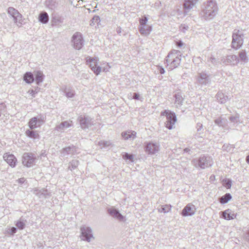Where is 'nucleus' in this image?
<instances>
[{
  "label": "nucleus",
  "instance_id": "1",
  "mask_svg": "<svg viewBox=\"0 0 249 249\" xmlns=\"http://www.w3.org/2000/svg\"><path fill=\"white\" fill-rule=\"evenodd\" d=\"M218 7L215 1L209 0L201 5L200 15L204 19L208 20L213 19L217 15Z\"/></svg>",
  "mask_w": 249,
  "mask_h": 249
},
{
  "label": "nucleus",
  "instance_id": "2",
  "mask_svg": "<svg viewBox=\"0 0 249 249\" xmlns=\"http://www.w3.org/2000/svg\"><path fill=\"white\" fill-rule=\"evenodd\" d=\"M181 57L180 52L173 50L168 54L166 57L167 66L170 70H173L177 67L181 62Z\"/></svg>",
  "mask_w": 249,
  "mask_h": 249
},
{
  "label": "nucleus",
  "instance_id": "3",
  "mask_svg": "<svg viewBox=\"0 0 249 249\" xmlns=\"http://www.w3.org/2000/svg\"><path fill=\"white\" fill-rule=\"evenodd\" d=\"M192 163L196 168L204 169L211 167L213 164L212 158L208 156L202 155L198 159H194L192 160Z\"/></svg>",
  "mask_w": 249,
  "mask_h": 249
},
{
  "label": "nucleus",
  "instance_id": "4",
  "mask_svg": "<svg viewBox=\"0 0 249 249\" xmlns=\"http://www.w3.org/2000/svg\"><path fill=\"white\" fill-rule=\"evenodd\" d=\"M244 34L241 31L234 29L232 35L231 47L237 50L239 49L243 44Z\"/></svg>",
  "mask_w": 249,
  "mask_h": 249
},
{
  "label": "nucleus",
  "instance_id": "5",
  "mask_svg": "<svg viewBox=\"0 0 249 249\" xmlns=\"http://www.w3.org/2000/svg\"><path fill=\"white\" fill-rule=\"evenodd\" d=\"M161 115L166 117V121L165 123L166 127L169 129L173 128L174 125L177 121V117L175 113L171 110H164L161 112Z\"/></svg>",
  "mask_w": 249,
  "mask_h": 249
},
{
  "label": "nucleus",
  "instance_id": "6",
  "mask_svg": "<svg viewBox=\"0 0 249 249\" xmlns=\"http://www.w3.org/2000/svg\"><path fill=\"white\" fill-rule=\"evenodd\" d=\"M7 13L13 18L14 22L16 24L17 26L18 27H21L23 24L22 15L17 9L12 7H10L8 8Z\"/></svg>",
  "mask_w": 249,
  "mask_h": 249
},
{
  "label": "nucleus",
  "instance_id": "7",
  "mask_svg": "<svg viewBox=\"0 0 249 249\" xmlns=\"http://www.w3.org/2000/svg\"><path fill=\"white\" fill-rule=\"evenodd\" d=\"M37 160L35 154L31 152H25L23 154L22 157V164L27 167L33 166L35 164Z\"/></svg>",
  "mask_w": 249,
  "mask_h": 249
},
{
  "label": "nucleus",
  "instance_id": "8",
  "mask_svg": "<svg viewBox=\"0 0 249 249\" xmlns=\"http://www.w3.org/2000/svg\"><path fill=\"white\" fill-rule=\"evenodd\" d=\"M71 45L76 50H80L84 44L82 35L80 32L75 33L71 37Z\"/></svg>",
  "mask_w": 249,
  "mask_h": 249
},
{
  "label": "nucleus",
  "instance_id": "9",
  "mask_svg": "<svg viewBox=\"0 0 249 249\" xmlns=\"http://www.w3.org/2000/svg\"><path fill=\"white\" fill-rule=\"evenodd\" d=\"M144 149L145 152L149 155L155 154L159 152L160 145L157 142H145Z\"/></svg>",
  "mask_w": 249,
  "mask_h": 249
},
{
  "label": "nucleus",
  "instance_id": "10",
  "mask_svg": "<svg viewBox=\"0 0 249 249\" xmlns=\"http://www.w3.org/2000/svg\"><path fill=\"white\" fill-rule=\"evenodd\" d=\"M78 120L81 127L83 129L89 128L93 124L92 119L86 115H80Z\"/></svg>",
  "mask_w": 249,
  "mask_h": 249
},
{
  "label": "nucleus",
  "instance_id": "11",
  "mask_svg": "<svg viewBox=\"0 0 249 249\" xmlns=\"http://www.w3.org/2000/svg\"><path fill=\"white\" fill-rule=\"evenodd\" d=\"M98 62V59L97 57H89L87 60L88 64L89 65L92 71L96 75L99 74L102 71V67L97 66Z\"/></svg>",
  "mask_w": 249,
  "mask_h": 249
},
{
  "label": "nucleus",
  "instance_id": "12",
  "mask_svg": "<svg viewBox=\"0 0 249 249\" xmlns=\"http://www.w3.org/2000/svg\"><path fill=\"white\" fill-rule=\"evenodd\" d=\"M220 61L221 63L226 65H235L239 62V59L236 55L233 54L223 56Z\"/></svg>",
  "mask_w": 249,
  "mask_h": 249
},
{
  "label": "nucleus",
  "instance_id": "13",
  "mask_svg": "<svg viewBox=\"0 0 249 249\" xmlns=\"http://www.w3.org/2000/svg\"><path fill=\"white\" fill-rule=\"evenodd\" d=\"M81 239L88 242L90 241V239L93 238L92 230L90 227L83 226L81 227Z\"/></svg>",
  "mask_w": 249,
  "mask_h": 249
},
{
  "label": "nucleus",
  "instance_id": "14",
  "mask_svg": "<svg viewBox=\"0 0 249 249\" xmlns=\"http://www.w3.org/2000/svg\"><path fill=\"white\" fill-rule=\"evenodd\" d=\"M77 153V148L73 145L63 148L60 151L61 157L68 158L69 156H72Z\"/></svg>",
  "mask_w": 249,
  "mask_h": 249
},
{
  "label": "nucleus",
  "instance_id": "15",
  "mask_svg": "<svg viewBox=\"0 0 249 249\" xmlns=\"http://www.w3.org/2000/svg\"><path fill=\"white\" fill-rule=\"evenodd\" d=\"M197 80L200 84L206 86L211 83V76L204 72H202L198 74Z\"/></svg>",
  "mask_w": 249,
  "mask_h": 249
},
{
  "label": "nucleus",
  "instance_id": "16",
  "mask_svg": "<svg viewBox=\"0 0 249 249\" xmlns=\"http://www.w3.org/2000/svg\"><path fill=\"white\" fill-rule=\"evenodd\" d=\"M108 213L113 218L120 221H123L124 216L120 213L119 211L113 207L108 208L107 209Z\"/></svg>",
  "mask_w": 249,
  "mask_h": 249
},
{
  "label": "nucleus",
  "instance_id": "17",
  "mask_svg": "<svg viewBox=\"0 0 249 249\" xmlns=\"http://www.w3.org/2000/svg\"><path fill=\"white\" fill-rule=\"evenodd\" d=\"M3 158L11 167L13 168L16 166L17 159L13 154L7 153H5L3 156Z\"/></svg>",
  "mask_w": 249,
  "mask_h": 249
},
{
  "label": "nucleus",
  "instance_id": "18",
  "mask_svg": "<svg viewBox=\"0 0 249 249\" xmlns=\"http://www.w3.org/2000/svg\"><path fill=\"white\" fill-rule=\"evenodd\" d=\"M122 136L125 140H134L136 137V132L134 131L128 130L122 133Z\"/></svg>",
  "mask_w": 249,
  "mask_h": 249
},
{
  "label": "nucleus",
  "instance_id": "19",
  "mask_svg": "<svg viewBox=\"0 0 249 249\" xmlns=\"http://www.w3.org/2000/svg\"><path fill=\"white\" fill-rule=\"evenodd\" d=\"M25 135L27 137L34 139V140H39L40 136L37 131L31 128L28 129L25 131Z\"/></svg>",
  "mask_w": 249,
  "mask_h": 249
},
{
  "label": "nucleus",
  "instance_id": "20",
  "mask_svg": "<svg viewBox=\"0 0 249 249\" xmlns=\"http://www.w3.org/2000/svg\"><path fill=\"white\" fill-rule=\"evenodd\" d=\"M34 193L40 198H47L51 196L50 193L44 188L40 190L36 189L34 191Z\"/></svg>",
  "mask_w": 249,
  "mask_h": 249
},
{
  "label": "nucleus",
  "instance_id": "21",
  "mask_svg": "<svg viewBox=\"0 0 249 249\" xmlns=\"http://www.w3.org/2000/svg\"><path fill=\"white\" fill-rule=\"evenodd\" d=\"M71 126V124L67 121H64L61 122L60 124L57 125L55 129L59 132H64L68 128Z\"/></svg>",
  "mask_w": 249,
  "mask_h": 249
},
{
  "label": "nucleus",
  "instance_id": "22",
  "mask_svg": "<svg viewBox=\"0 0 249 249\" xmlns=\"http://www.w3.org/2000/svg\"><path fill=\"white\" fill-rule=\"evenodd\" d=\"M222 216L223 218L226 220L233 219L235 218V214L234 212L228 209L222 212Z\"/></svg>",
  "mask_w": 249,
  "mask_h": 249
},
{
  "label": "nucleus",
  "instance_id": "23",
  "mask_svg": "<svg viewBox=\"0 0 249 249\" xmlns=\"http://www.w3.org/2000/svg\"><path fill=\"white\" fill-rule=\"evenodd\" d=\"M27 222V220L21 217L15 222V226L19 230H22L25 228Z\"/></svg>",
  "mask_w": 249,
  "mask_h": 249
},
{
  "label": "nucleus",
  "instance_id": "24",
  "mask_svg": "<svg viewBox=\"0 0 249 249\" xmlns=\"http://www.w3.org/2000/svg\"><path fill=\"white\" fill-rule=\"evenodd\" d=\"M152 30V28L150 26L145 25L144 26H140L139 28V31L140 33L144 36L148 35Z\"/></svg>",
  "mask_w": 249,
  "mask_h": 249
},
{
  "label": "nucleus",
  "instance_id": "25",
  "mask_svg": "<svg viewBox=\"0 0 249 249\" xmlns=\"http://www.w3.org/2000/svg\"><path fill=\"white\" fill-rule=\"evenodd\" d=\"M29 126L31 129H34L36 128L38 126H40V124L37 121V117H33L31 118L29 122Z\"/></svg>",
  "mask_w": 249,
  "mask_h": 249
},
{
  "label": "nucleus",
  "instance_id": "26",
  "mask_svg": "<svg viewBox=\"0 0 249 249\" xmlns=\"http://www.w3.org/2000/svg\"><path fill=\"white\" fill-rule=\"evenodd\" d=\"M216 98L218 102L221 104H224L228 100V96L222 92H218L216 95Z\"/></svg>",
  "mask_w": 249,
  "mask_h": 249
},
{
  "label": "nucleus",
  "instance_id": "27",
  "mask_svg": "<svg viewBox=\"0 0 249 249\" xmlns=\"http://www.w3.org/2000/svg\"><path fill=\"white\" fill-rule=\"evenodd\" d=\"M34 75H35V79L36 83L37 85H39V84L43 81L44 79V75L41 71H36L34 72Z\"/></svg>",
  "mask_w": 249,
  "mask_h": 249
},
{
  "label": "nucleus",
  "instance_id": "28",
  "mask_svg": "<svg viewBox=\"0 0 249 249\" xmlns=\"http://www.w3.org/2000/svg\"><path fill=\"white\" fill-rule=\"evenodd\" d=\"M45 4L48 8L52 10L55 9L58 6V3L55 0H47Z\"/></svg>",
  "mask_w": 249,
  "mask_h": 249
},
{
  "label": "nucleus",
  "instance_id": "29",
  "mask_svg": "<svg viewBox=\"0 0 249 249\" xmlns=\"http://www.w3.org/2000/svg\"><path fill=\"white\" fill-rule=\"evenodd\" d=\"M38 19L40 22L46 24L49 21V16L46 12H42L39 15Z\"/></svg>",
  "mask_w": 249,
  "mask_h": 249
},
{
  "label": "nucleus",
  "instance_id": "30",
  "mask_svg": "<svg viewBox=\"0 0 249 249\" xmlns=\"http://www.w3.org/2000/svg\"><path fill=\"white\" fill-rule=\"evenodd\" d=\"M63 92L65 93L66 97L68 98H72L75 95V91L71 88H65L64 89H62Z\"/></svg>",
  "mask_w": 249,
  "mask_h": 249
},
{
  "label": "nucleus",
  "instance_id": "31",
  "mask_svg": "<svg viewBox=\"0 0 249 249\" xmlns=\"http://www.w3.org/2000/svg\"><path fill=\"white\" fill-rule=\"evenodd\" d=\"M175 104L176 105V107H178L181 104L183 99L182 98L181 93L178 92L175 94Z\"/></svg>",
  "mask_w": 249,
  "mask_h": 249
},
{
  "label": "nucleus",
  "instance_id": "32",
  "mask_svg": "<svg viewBox=\"0 0 249 249\" xmlns=\"http://www.w3.org/2000/svg\"><path fill=\"white\" fill-rule=\"evenodd\" d=\"M24 80L28 84L33 82L34 81L33 74L30 72H26L24 75Z\"/></svg>",
  "mask_w": 249,
  "mask_h": 249
},
{
  "label": "nucleus",
  "instance_id": "33",
  "mask_svg": "<svg viewBox=\"0 0 249 249\" xmlns=\"http://www.w3.org/2000/svg\"><path fill=\"white\" fill-rule=\"evenodd\" d=\"M231 198L232 196L230 194L226 193L219 198V202L221 204H225L230 201Z\"/></svg>",
  "mask_w": 249,
  "mask_h": 249
},
{
  "label": "nucleus",
  "instance_id": "34",
  "mask_svg": "<svg viewBox=\"0 0 249 249\" xmlns=\"http://www.w3.org/2000/svg\"><path fill=\"white\" fill-rule=\"evenodd\" d=\"M122 158L123 159L125 160L126 161L129 160L131 162H134V156L133 154H130L126 152H124L122 154Z\"/></svg>",
  "mask_w": 249,
  "mask_h": 249
},
{
  "label": "nucleus",
  "instance_id": "35",
  "mask_svg": "<svg viewBox=\"0 0 249 249\" xmlns=\"http://www.w3.org/2000/svg\"><path fill=\"white\" fill-rule=\"evenodd\" d=\"M128 97L129 99H134L141 101L143 99L142 96H141L139 93L136 92L130 93L128 94Z\"/></svg>",
  "mask_w": 249,
  "mask_h": 249
},
{
  "label": "nucleus",
  "instance_id": "36",
  "mask_svg": "<svg viewBox=\"0 0 249 249\" xmlns=\"http://www.w3.org/2000/svg\"><path fill=\"white\" fill-rule=\"evenodd\" d=\"M79 165V161L76 160H71L69 163L68 169L72 171L76 169Z\"/></svg>",
  "mask_w": 249,
  "mask_h": 249
},
{
  "label": "nucleus",
  "instance_id": "37",
  "mask_svg": "<svg viewBox=\"0 0 249 249\" xmlns=\"http://www.w3.org/2000/svg\"><path fill=\"white\" fill-rule=\"evenodd\" d=\"M198 0H188V12L189 10L196 7Z\"/></svg>",
  "mask_w": 249,
  "mask_h": 249
},
{
  "label": "nucleus",
  "instance_id": "38",
  "mask_svg": "<svg viewBox=\"0 0 249 249\" xmlns=\"http://www.w3.org/2000/svg\"><path fill=\"white\" fill-rule=\"evenodd\" d=\"M195 206L191 204H188V216L193 215L196 212Z\"/></svg>",
  "mask_w": 249,
  "mask_h": 249
},
{
  "label": "nucleus",
  "instance_id": "39",
  "mask_svg": "<svg viewBox=\"0 0 249 249\" xmlns=\"http://www.w3.org/2000/svg\"><path fill=\"white\" fill-rule=\"evenodd\" d=\"M239 56L240 60L245 62L248 61V57L245 50H242L239 53Z\"/></svg>",
  "mask_w": 249,
  "mask_h": 249
},
{
  "label": "nucleus",
  "instance_id": "40",
  "mask_svg": "<svg viewBox=\"0 0 249 249\" xmlns=\"http://www.w3.org/2000/svg\"><path fill=\"white\" fill-rule=\"evenodd\" d=\"M171 208V206L170 205H165L161 206L160 208L158 209L159 212L160 213H166L168 212Z\"/></svg>",
  "mask_w": 249,
  "mask_h": 249
},
{
  "label": "nucleus",
  "instance_id": "41",
  "mask_svg": "<svg viewBox=\"0 0 249 249\" xmlns=\"http://www.w3.org/2000/svg\"><path fill=\"white\" fill-rule=\"evenodd\" d=\"M17 231L18 230L16 227H13L11 228H8L6 231V232L10 235H14L17 232Z\"/></svg>",
  "mask_w": 249,
  "mask_h": 249
},
{
  "label": "nucleus",
  "instance_id": "42",
  "mask_svg": "<svg viewBox=\"0 0 249 249\" xmlns=\"http://www.w3.org/2000/svg\"><path fill=\"white\" fill-rule=\"evenodd\" d=\"M100 21V18L98 16H94L91 20L90 25L93 26L95 24H98Z\"/></svg>",
  "mask_w": 249,
  "mask_h": 249
},
{
  "label": "nucleus",
  "instance_id": "43",
  "mask_svg": "<svg viewBox=\"0 0 249 249\" xmlns=\"http://www.w3.org/2000/svg\"><path fill=\"white\" fill-rule=\"evenodd\" d=\"M223 185L228 189H229L231 187V181L230 179H225L223 180Z\"/></svg>",
  "mask_w": 249,
  "mask_h": 249
},
{
  "label": "nucleus",
  "instance_id": "44",
  "mask_svg": "<svg viewBox=\"0 0 249 249\" xmlns=\"http://www.w3.org/2000/svg\"><path fill=\"white\" fill-rule=\"evenodd\" d=\"M98 144L101 148H104L109 146L110 144V142L107 141H101L99 142Z\"/></svg>",
  "mask_w": 249,
  "mask_h": 249
},
{
  "label": "nucleus",
  "instance_id": "45",
  "mask_svg": "<svg viewBox=\"0 0 249 249\" xmlns=\"http://www.w3.org/2000/svg\"><path fill=\"white\" fill-rule=\"evenodd\" d=\"M36 117H37V121H38L40 125L44 123L45 121L46 117L43 115H39L37 116Z\"/></svg>",
  "mask_w": 249,
  "mask_h": 249
},
{
  "label": "nucleus",
  "instance_id": "46",
  "mask_svg": "<svg viewBox=\"0 0 249 249\" xmlns=\"http://www.w3.org/2000/svg\"><path fill=\"white\" fill-rule=\"evenodd\" d=\"M148 21V18L144 16L143 18H140L139 20L141 26H144Z\"/></svg>",
  "mask_w": 249,
  "mask_h": 249
},
{
  "label": "nucleus",
  "instance_id": "47",
  "mask_svg": "<svg viewBox=\"0 0 249 249\" xmlns=\"http://www.w3.org/2000/svg\"><path fill=\"white\" fill-rule=\"evenodd\" d=\"M39 88L38 87L36 88V89L35 90L31 89L28 91V93L30 94L33 97H35L36 94L38 92L39 90Z\"/></svg>",
  "mask_w": 249,
  "mask_h": 249
},
{
  "label": "nucleus",
  "instance_id": "48",
  "mask_svg": "<svg viewBox=\"0 0 249 249\" xmlns=\"http://www.w3.org/2000/svg\"><path fill=\"white\" fill-rule=\"evenodd\" d=\"M196 128L198 133L200 134L203 131V125L200 123H197L196 124Z\"/></svg>",
  "mask_w": 249,
  "mask_h": 249
},
{
  "label": "nucleus",
  "instance_id": "49",
  "mask_svg": "<svg viewBox=\"0 0 249 249\" xmlns=\"http://www.w3.org/2000/svg\"><path fill=\"white\" fill-rule=\"evenodd\" d=\"M230 120L231 122L237 123L239 121V116L237 115L235 116H231L230 117Z\"/></svg>",
  "mask_w": 249,
  "mask_h": 249
},
{
  "label": "nucleus",
  "instance_id": "50",
  "mask_svg": "<svg viewBox=\"0 0 249 249\" xmlns=\"http://www.w3.org/2000/svg\"><path fill=\"white\" fill-rule=\"evenodd\" d=\"M209 61L214 65H217L218 62L216 59L213 57H211Z\"/></svg>",
  "mask_w": 249,
  "mask_h": 249
},
{
  "label": "nucleus",
  "instance_id": "51",
  "mask_svg": "<svg viewBox=\"0 0 249 249\" xmlns=\"http://www.w3.org/2000/svg\"><path fill=\"white\" fill-rule=\"evenodd\" d=\"M53 24L56 25L58 23H60L61 21L59 18H53L52 20Z\"/></svg>",
  "mask_w": 249,
  "mask_h": 249
},
{
  "label": "nucleus",
  "instance_id": "52",
  "mask_svg": "<svg viewBox=\"0 0 249 249\" xmlns=\"http://www.w3.org/2000/svg\"><path fill=\"white\" fill-rule=\"evenodd\" d=\"M25 180H26V179L24 178H20L17 179L16 180V181L17 182H18V183L22 184L25 182Z\"/></svg>",
  "mask_w": 249,
  "mask_h": 249
},
{
  "label": "nucleus",
  "instance_id": "53",
  "mask_svg": "<svg viewBox=\"0 0 249 249\" xmlns=\"http://www.w3.org/2000/svg\"><path fill=\"white\" fill-rule=\"evenodd\" d=\"M182 215L184 216H187V206H185L182 211Z\"/></svg>",
  "mask_w": 249,
  "mask_h": 249
},
{
  "label": "nucleus",
  "instance_id": "54",
  "mask_svg": "<svg viewBox=\"0 0 249 249\" xmlns=\"http://www.w3.org/2000/svg\"><path fill=\"white\" fill-rule=\"evenodd\" d=\"M214 122L216 124L219 126L222 125V120H220V119L215 120Z\"/></svg>",
  "mask_w": 249,
  "mask_h": 249
},
{
  "label": "nucleus",
  "instance_id": "55",
  "mask_svg": "<svg viewBox=\"0 0 249 249\" xmlns=\"http://www.w3.org/2000/svg\"><path fill=\"white\" fill-rule=\"evenodd\" d=\"M177 46L178 47H181L183 46V43L181 40H178L176 42Z\"/></svg>",
  "mask_w": 249,
  "mask_h": 249
},
{
  "label": "nucleus",
  "instance_id": "56",
  "mask_svg": "<svg viewBox=\"0 0 249 249\" xmlns=\"http://www.w3.org/2000/svg\"><path fill=\"white\" fill-rule=\"evenodd\" d=\"M109 68H110V66H109V65L107 64V66L102 68V71H108V70Z\"/></svg>",
  "mask_w": 249,
  "mask_h": 249
},
{
  "label": "nucleus",
  "instance_id": "57",
  "mask_svg": "<svg viewBox=\"0 0 249 249\" xmlns=\"http://www.w3.org/2000/svg\"><path fill=\"white\" fill-rule=\"evenodd\" d=\"M193 60L194 63H197L198 62V61H201L200 57H196V58H194Z\"/></svg>",
  "mask_w": 249,
  "mask_h": 249
},
{
  "label": "nucleus",
  "instance_id": "58",
  "mask_svg": "<svg viewBox=\"0 0 249 249\" xmlns=\"http://www.w3.org/2000/svg\"><path fill=\"white\" fill-rule=\"evenodd\" d=\"M159 71L160 73V74H163L164 73V72H165V71H164V69L163 68H162V67H160L159 68Z\"/></svg>",
  "mask_w": 249,
  "mask_h": 249
},
{
  "label": "nucleus",
  "instance_id": "59",
  "mask_svg": "<svg viewBox=\"0 0 249 249\" xmlns=\"http://www.w3.org/2000/svg\"><path fill=\"white\" fill-rule=\"evenodd\" d=\"M179 29H180V30L182 32H183V33L185 32L186 28H185V26H183L182 25H181L179 27Z\"/></svg>",
  "mask_w": 249,
  "mask_h": 249
},
{
  "label": "nucleus",
  "instance_id": "60",
  "mask_svg": "<svg viewBox=\"0 0 249 249\" xmlns=\"http://www.w3.org/2000/svg\"><path fill=\"white\" fill-rule=\"evenodd\" d=\"M229 147V145L224 144L222 148H223V150H227Z\"/></svg>",
  "mask_w": 249,
  "mask_h": 249
},
{
  "label": "nucleus",
  "instance_id": "61",
  "mask_svg": "<svg viewBox=\"0 0 249 249\" xmlns=\"http://www.w3.org/2000/svg\"><path fill=\"white\" fill-rule=\"evenodd\" d=\"M183 6L185 9L187 8V1L186 0H185Z\"/></svg>",
  "mask_w": 249,
  "mask_h": 249
},
{
  "label": "nucleus",
  "instance_id": "62",
  "mask_svg": "<svg viewBox=\"0 0 249 249\" xmlns=\"http://www.w3.org/2000/svg\"><path fill=\"white\" fill-rule=\"evenodd\" d=\"M246 161L249 163V155L246 158Z\"/></svg>",
  "mask_w": 249,
  "mask_h": 249
},
{
  "label": "nucleus",
  "instance_id": "63",
  "mask_svg": "<svg viewBox=\"0 0 249 249\" xmlns=\"http://www.w3.org/2000/svg\"><path fill=\"white\" fill-rule=\"evenodd\" d=\"M190 150L188 148V151H187L188 154H190Z\"/></svg>",
  "mask_w": 249,
  "mask_h": 249
},
{
  "label": "nucleus",
  "instance_id": "64",
  "mask_svg": "<svg viewBox=\"0 0 249 249\" xmlns=\"http://www.w3.org/2000/svg\"><path fill=\"white\" fill-rule=\"evenodd\" d=\"M117 32H118V33H121L120 29H119V30H117Z\"/></svg>",
  "mask_w": 249,
  "mask_h": 249
}]
</instances>
